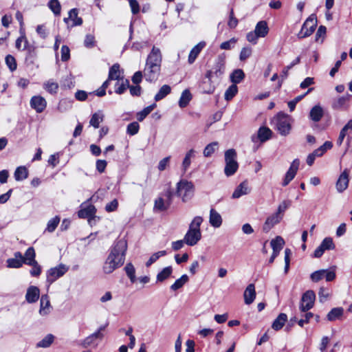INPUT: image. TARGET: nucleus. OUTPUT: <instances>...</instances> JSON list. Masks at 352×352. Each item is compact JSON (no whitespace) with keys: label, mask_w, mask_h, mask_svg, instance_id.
Instances as JSON below:
<instances>
[{"label":"nucleus","mask_w":352,"mask_h":352,"mask_svg":"<svg viewBox=\"0 0 352 352\" xmlns=\"http://www.w3.org/2000/svg\"><path fill=\"white\" fill-rule=\"evenodd\" d=\"M166 254V252L165 250L159 251L153 254L146 263V266L149 267L156 261H157L161 256H165Z\"/></svg>","instance_id":"5fc2aeb1"},{"label":"nucleus","mask_w":352,"mask_h":352,"mask_svg":"<svg viewBox=\"0 0 352 352\" xmlns=\"http://www.w3.org/2000/svg\"><path fill=\"white\" fill-rule=\"evenodd\" d=\"M349 170L345 168L340 175L336 184V188L338 192H343L349 186Z\"/></svg>","instance_id":"f8f14e48"},{"label":"nucleus","mask_w":352,"mask_h":352,"mask_svg":"<svg viewBox=\"0 0 352 352\" xmlns=\"http://www.w3.org/2000/svg\"><path fill=\"white\" fill-rule=\"evenodd\" d=\"M225 63L226 57L224 55H219L217 57L216 64L213 68V70H208L205 77L208 79V81L212 82V78L214 77H221L225 72Z\"/></svg>","instance_id":"0eeeda50"},{"label":"nucleus","mask_w":352,"mask_h":352,"mask_svg":"<svg viewBox=\"0 0 352 352\" xmlns=\"http://www.w3.org/2000/svg\"><path fill=\"white\" fill-rule=\"evenodd\" d=\"M237 42V39L235 38H232L231 39H230L229 41H225V42H223L221 45H220V48L221 50H231L232 48L234 47V46L235 45L236 43Z\"/></svg>","instance_id":"bf43d9fd"},{"label":"nucleus","mask_w":352,"mask_h":352,"mask_svg":"<svg viewBox=\"0 0 352 352\" xmlns=\"http://www.w3.org/2000/svg\"><path fill=\"white\" fill-rule=\"evenodd\" d=\"M192 99V95L188 89H185L181 95L179 100V105L180 107L184 108L186 107L190 100Z\"/></svg>","instance_id":"e433bc0d"},{"label":"nucleus","mask_w":352,"mask_h":352,"mask_svg":"<svg viewBox=\"0 0 352 352\" xmlns=\"http://www.w3.org/2000/svg\"><path fill=\"white\" fill-rule=\"evenodd\" d=\"M325 272L324 270H320L313 272L310 278L313 282L317 283L324 278Z\"/></svg>","instance_id":"13d9d810"},{"label":"nucleus","mask_w":352,"mask_h":352,"mask_svg":"<svg viewBox=\"0 0 352 352\" xmlns=\"http://www.w3.org/2000/svg\"><path fill=\"white\" fill-rule=\"evenodd\" d=\"M287 320V316L285 314L281 313L278 315V316L275 319L274 322L272 323V327L275 331H278L283 328L285 323Z\"/></svg>","instance_id":"7c9ffc66"},{"label":"nucleus","mask_w":352,"mask_h":352,"mask_svg":"<svg viewBox=\"0 0 352 352\" xmlns=\"http://www.w3.org/2000/svg\"><path fill=\"white\" fill-rule=\"evenodd\" d=\"M96 209L94 206L89 204L86 207L81 206V209L78 212V216L82 219H88L89 223H91V221L95 217Z\"/></svg>","instance_id":"4468645a"},{"label":"nucleus","mask_w":352,"mask_h":352,"mask_svg":"<svg viewBox=\"0 0 352 352\" xmlns=\"http://www.w3.org/2000/svg\"><path fill=\"white\" fill-rule=\"evenodd\" d=\"M48 6L51 10L55 14H60V4L58 1V0H50Z\"/></svg>","instance_id":"4d7b16f0"},{"label":"nucleus","mask_w":352,"mask_h":352,"mask_svg":"<svg viewBox=\"0 0 352 352\" xmlns=\"http://www.w3.org/2000/svg\"><path fill=\"white\" fill-rule=\"evenodd\" d=\"M172 272H173V269L170 266L164 268L157 275V280L159 282H163L164 280L167 279L171 275Z\"/></svg>","instance_id":"de8ad7c7"},{"label":"nucleus","mask_w":352,"mask_h":352,"mask_svg":"<svg viewBox=\"0 0 352 352\" xmlns=\"http://www.w3.org/2000/svg\"><path fill=\"white\" fill-rule=\"evenodd\" d=\"M315 299L316 295L312 290H308L304 293L300 305V311L302 312H306L311 309L314 307Z\"/></svg>","instance_id":"9d476101"},{"label":"nucleus","mask_w":352,"mask_h":352,"mask_svg":"<svg viewBox=\"0 0 352 352\" xmlns=\"http://www.w3.org/2000/svg\"><path fill=\"white\" fill-rule=\"evenodd\" d=\"M29 265L32 266V270H30V274L32 276H38L41 273V267L36 262L32 263V264H30Z\"/></svg>","instance_id":"338daca9"},{"label":"nucleus","mask_w":352,"mask_h":352,"mask_svg":"<svg viewBox=\"0 0 352 352\" xmlns=\"http://www.w3.org/2000/svg\"><path fill=\"white\" fill-rule=\"evenodd\" d=\"M43 88L50 94H56L58 89V83L54 82L52 80H50L43 83Z\"/></svg>","instance_id":"37998d69"},{"label":"nucleus","mask_w":352,"mask_h":352,"mask_svg":"<svg viewBox=\"0 0 352 352\" xmlns=\"http://www.w3.org/2000/svg\"><path fill=\"white\" fill-rule=\"evenodd\" d=\"M290 202L289 201H283L280 203L277 208V211L276 212L278 214H280L282 218H283L284 213L285 210L289 207Z\"/></svg>","instance_id":"0e129e2a"},{"label":"nucleus","mask_w":352,"mask_h":352,"mask_svg":"<svg viewBox=\"0 0 352 352\" xmlns=\"http://www.w3.org/2000/svg\"><path fill=\"white\" fill-rule=\"evenodd\" d=\"M140 129V125L137 122H133L128 124L126 127V133L130 135L137 134Z\"/></svg>","instance_id":"6e6d98bb"},{"label":"nucleus","mask_w":352,"mask_h":352,"mask_svg":"<svg viewBox=\"0 0 352 352\" xmlns=\"http://www.w3.org/2000/svg\"><path fill=\"white\" fill-rule=\"evenodd\" d=\"M6 63L11 71H14L16 69V60L12 55L6 56Z\"/></svg>","instance_id":"052dcab7"},{"label":"nucleus","mask_w":352,"mask_h":352,"mask_svg":"<svg viewBox=\"0 0 352 352\" xmlns=\"http://www.w3.org/2000/svg\"><path fill=\"white\" fill-rule=\"evenodd\" d=\"M103 338V334L100 332H94L90 336H87L85 338L81 344L83 347H88L93 344L96 339H102Z\"/></svg>","instance_id":"c85d7f7f"},{"label":"nucleus","mask_w":352,"mask_h":352,"mask_svg":"<svg viewBox=\"0 0 352 352\" xmlns=\"http://www.w3.org/2000/svg\"><path fill=\"white\" fill-rule=\"evenodd\" d=\"M346 136L347 134H352V119L350 120L341 129L340 132Z\"/></svg>","instance_id":"774afa93"},{"label":"nucleus","mask_w":352,"mask_h":352,"mask_svg":"<svg viewBox=\"0 0 352 352\" xmlns=\"http://www.w3.org/2000/svg\"><path fill=\"white\" fill-rule=\"evenodd\" d=\"M109 80H119L122 78H124L121 76V71L120 69V65L116 63L113 65V66L110 68L109 72Z\"/></svg>","instance_id":"bb28decb"},{"label":"nucleus","mask_w":352,"mask_h":352,"mask_svg":"<svg viewBox=\"0 0 352 352\" xmlns=\"http://www.w3.org/2000/svg\"><path fill=\"white\" fill-rule=\"evenodd\" d=\"M54 340V336L52 334H47L44 338L36 344L38 348L49 347Z\"/></svg>","instance_id":"c03bdc74"},{"label":"nucleus","mask_w":352,"mask_h":352,"mask_svg":"<svg viewBox=\"0 0 352 352\" xmlns=\"http://www.w3.org/2000/svg\"><path fill=\"white\" fill-rule=\"evenodd\" d=\"M40 304V314L43 316L48 314L50 311V302L47 295H43L41 296Z\"/></svg>","instance_id":"a878e982"},{"label":"nucleus","mask_w":352,"mask_h":352,"mask_svg":"<svg viewBox=\"0 0 352 352\" xmlns=\"http://www.w3.org/2000/svg\"><path fill=\"white\" fill-rule=\"evenodd\" d=\"M225 162L224 173L228 177L233 175L239 168L236 162V153L234 149H228L225 152Z\"/></svg>","instance_id":"39448f33"},{"label":"nucleus","mask_w":352,"mask_h":352,"mask_svg":"<svg viewBox=\"0 0 352 352\" xmlns=\"http://www.w3.org/2000/svg\"><path fill=\"white\" fill-rule=\"evenodd\" d=\"M173 195L174 193L172 188L170 186H168L164 192L162 197L164 198L167 203L171 205L173 202Z\"/></svg>","instance_id":"e2e57ef3"},{"label":"nucleus","mask_w":352,"mask_h":352,"mask_svg":"<svg viewBox=\"0 0 352 352\" xmlns=\"http://www.w3.org/2000/svg\"><path fill=\"white\" fill-rule=\"evenodd\" d=\"M69 270V267L64 264H60L50 268L46 273L47 283L49 285L52 284L58 278L62 277Z\"/></svg>","instance_id":"1a4fd4ad"},{"label":"nucleus","mask_w":352,"mask_h":352,"mask_svg":"<svg viewBox=\"0 0 352 352\" xmlns=\"http://www.w3.org/2000/svg\"><path fill=\"white\" fill-rule=\"evenodd\" d=\"M24 263L23 256L21 252L14 253V257L7 260L8 267L10 268H19Z\"/></svg>","instance_id":"6ab92c4d"},{"label":"nucleus","mask_w":352,"mask_h":352,"mask_svg":"<svg viewBox=\"0 0 352 352\" xmlns=\"http://www.w3.org/2000/svg\"><path fill=\"white\" fill-rule=\"evenodd\" d=\"M156 104L154 103L145 107L142 111L137 113V119L138 121L142 122L144 119L155 108Z\"/></svg>","instance_id":"49530a36"},{"label":"nucleus","mask_w":352,"mask_h":352,"mask_svg":"<svg viewBox=\"0 0 352 352\" xmlns=\"http://www.w3.org/2000/svg\"><path fill=\"white\" fill-rule=\"evenodd\" d=\"M39 289L36 286H30L25 295V299L29 303H33L38 300L39 298Z\"/></svg>","instance_id":"aec40b11"},{"label":"nucleus","mask_w":352,"mask_h":352,"mask_svg":"<svg viewBox=\"0 0 352 352\" xmlns=\"http://www.w3.org/2000/svg\"><path fill=\"white\" fill-rule=\"evenodd\" d=\"M330 296V292L327 288L320 287L318 292V297L320 302L326 301Z\"/></svg>","instance_id":"680f3d73"},{"label":"nucleus","mask_w":352,"mask_h":352,"mask_svg":"<svg viewBox=\"0 0 352 352\" xmlns=\"http://www.w3.org/2000/svg\"><path fill=\"white\" fill-rule=\"evenodd\" d=\"M245 77L244 72L242 69H235L230 75V80L233 84L239 83Z\"/></svg>","instance_id":"79ce46f5"},{"label":"nucleus","mask_w":352,"mask_h":352,"mask_svg":"<svg viewBox=\"0 0 352 352\" xmlns=\"http://www.w3.org/2000/svg\"><path fill=\"white\" fill-rule=\"evenodd\" d=\"M195 151L194 149H190L186 153L184 158L182 164V168L184 173H185L190 167L191 164V159L195 157Z\"/></svg>","instance_id":"2f4dec72"},{"label":"nucleus","mask_w":352,"mask_h":352,"mask_svg":"<svg viewBox=\"0 0 352 352\" xmlns=\"http://www.w3.org/2000/svg\"><path fill=\"white\" fill-rule=\"evenodd\" d=\"M162 62V55L160 50L153 46L146 58L143 71L146 80L155 82L157 80L161 71Z\"/></svg>","instance_id":"f03ea898"},{"label":"nucleus","mask_w":352,"mask_h":352,"mask_svg":"<svg viewBox=\"0 0 352 352\" xmlns=\"http://www.w3.org/2000/svg\"><path fill=\"white\" fill-rule=\"evenodd\" d=\"M35 258V252L33 248H29L25 254V256H23L24 263L28 265L32 264V263L36 262L34 259Z\"/></svg>","instance_id":"09e8293b"},{"label":"nucleus","mask_w":352,"mask_h":352,"mask_svg":"<svg viewBox=\"0 0 352 352\" xmlns=\"http://www.w3.org/2000/svg\"><path fill=\"white\" fill-rule=\"evenodd\" d=\"M209 222L214 228H219L222 224L221 216L213 208L210 211Z\"/></svg>","instance_id":"b1692460"},{"label":"nucleus","mask_w":352,"mask_h":352,"mask_svg":"<svg viewBox=\"0 0 352 352\" xmlns=\"http://www.w3.org/2000/svg\"><path fill=\"white\" fill-rule=\"evenodd\" d=\"M95 37L92 34H87L84 41V45L87 48H92L95 46Z\"/></svg>","instance_id":"69168bd1"},{"label":"nucleus","mask_w":352,"mask_h":352,"mask_svg":"<svg viewBox=\"0 0 352 352\" xmlns=\"http://www.w3.org/2000/svg\"><path fill=\"white\" fill-rule=\"evenodd\" d=\"M334 248L335 245L333 239L330 237H326L323 239L320 245L315 250L314 252V257L320 258L325 250H333Z\"/></svg>","instance_id":"9b49d317"},{"label":"nucleus","mask_w":352,"mask_h":352,"mask_svg":"<svg viewBox=\"0 0 352 352\" xmlns=\"http://www.w3.org/2000/svg\"><path fill=\"white\" fill-rule=\"evenodd\" d=\"M206 43L204 41L199 42L197 45H196L190 52L188 61L190 64H192L195 62L197 57L202 50V49L205 47Z\"/></svg>","instance_id":"4be33fe9"},{"label":"nucleus","mask_w":352,"mask_h":352,"mask_svg":"<svg viewBox=\"0 0 352 352\" xmlns=\"http://www.w3.org/2000/svg\"><path fill=\"white\" fill-rule=\"evenodd\" d=\"M129 87V80L122 78L120 80H117L115 85V92L118 94H122Z\"/></svg>","instance_id":"c756f323"},{"label":"nucleus","mask_w":352,"mask_h":352,"mask_svg":"<svg viewBox=\"0 0 352 352\" xmlns=\"http://www.w3.org/2000/svg\"><path fill=\"white\" fill-rule=\"evenodd\" d=\"M30 106L37 113L43 112L47 106L45 99L41 96H34L30 100Z\"/></svg>","instance_id":"2eb2a0df"},{"label":"nucleus","mask_w":352,"mask_h":352,"mask_svg":"<svg viewBox=\"0 0 352 352\" xmlns=\"http://www.w3.org/2000/svg\"><path fill=\"white\" fill-rule=\"evenodd\" d=\"M244 301L246 305L252 303L256 297V292L254 284H250L244 292Z\"/></svg>","instance_id":"412c9836"},{"label":"nucleus","mask_w":352,"mask_h":352,"mask_svg":"<svg viewBox=\"0 0 352 352\" xmlns=\"http://www.w3.org/2000/svg\"><path fill=\"white\" fill-rule=\"evenodd\" d=\"M125 272L132 283L137 280L135 276V269L132 263H129L124 267Z\"/></svg>","instance_id":"a18cd8bd"},{"label":"nucleus","mask_w":352,"mask_h":352,"mask_svg":"<svg viewBox=\"0 0 352 352\" xmlns=\"http://www.w3.org/2000/svg\"><path fill=\"white\" fill-rule=\"evenodd\" d=\"M282 216L278 214L276 212L270 215L265 220L263 226V230L265 232H268L276 224L282 220Z\"/></svg>","instance_id":"dca6fc26"},{"label":"nucleus","mask_w":352,"mask_h":352,"mask_svg":"<svg viewBox=\"0 0 352 352\" xmlns=\"http://www.w3.org/2000/svg\"><path fill=\"white\" fill-rule=\"evenodd\" d=\"M291 118L284 113H278L274 118V122L276 125V130L282 135H287L289 133L291 130Z\"/></svg>","instance_id":"423d86ee"},{"label":"nucleus","mask_w":352,"mask_h":352,"mask_svg":"<svg viewBox=\"0 0 352 352\" xmlns=\"http://www.w3.org/2000/svg\"><path fill=\"white\" fill-rule=\"evenodd\" d=\"M170 204L166 202L164 197H160L155 200L154 202V210L157 211H165L169 207Z\"/></svg>","instance_id":"473e14b6"},{"label":"nucleus","mask_w":352,"mask_h":352,"mask_svg":"<svg viewBox=\"0 0 352 352\" xmlns=\"http://www.w3.org/2000/svg\"><path fill=\"white\" fill-rule=\"evenodd\" d=\"M104 120V114L101 111H98V112L94 113L90 119L89 124L91 126H94L95 129L99 127V124Z\"/></svg>","instance_id":"72a5a7b5"},{"label":"nucleus","mask_w":352,"mask_h":352,"mask_svg":"<svg viewBox=\"0 0 352 352\" xmlns=\"http://www.w3.org/2000/svg\"><path fill=\"white\" fill-rule=\"evenodd\" d=\"M238 92V87L236 85H231L225 92V99L228 101L232 100Z\"/></svg>","instance_id":"3c124183"},{"label":"nucleus","mask_w":352,"mask_h":352,"mask_svg":"<svg viewBox=\"0 0 352 352\" xmlns=\"http://www.w3.org/2000/svg\"><path fill=\"white\" fill-rule=\"evenodd\" d=\"M272 134V132L269 128L262 126L258 129L257 135L252 136V140L256 142L258 140L260 142H264L270 139Z\"/></svg>","instance_id":"f3484780"},{"label":"nucleus","mask_w":352,"mask_h":352,"mask_svg":"<svg viewBox=\"0 0 352 352\" xmlns=\"http://www.w3.org/2000/svg\"><path fill=\"white\" fill-rule=\"evenodd\" d=\"M219 144L217 142H213L209 144H208L203 152V154L205 157H210L215 151L218 148Z\"/></svg>","instance_id":"8fccbe9b"},{"label":"nucleus","mask_w":352,"mask_h":352,"mask_svg":"<svg viewBox=\"0 0 352 352\" xmlns=\"http://www.w3.org/2000/svg\"><path fill=\"white\" fill-rule=\"evenodd\" d=\"M171 91V88L169 85H163L157 92V94L155 96V100L160 101L164 98H165L168 94H170Z\"/></svg>","instance_id":"ea45409f"},{"label":"nucleus","mask_w":352,"mask_h":352,"mask_svg":"<svg viewBox=\"0 0 352 352\" xmlns=\"http://www.w3.org/2000/svg\"><path fill=\"white\" fill-rule=\"evenodd\" d=\"M324 111L322 107L319 104L315 105L311 108L309 112V118L314 122H318L323 117Z\"/></svg>","instance_id":"5701e85b"},{"label":"nucleus","mask_w":352,"mask_h":352,"mask_svg":"<svg viewBox=\"0 0 352 352\" xmlns=\"http://www.w3.org/2000/svg\"><path fill=\"white\" fill-rule=\"evenodd\" d=\"M78 10L76 8H73L69 12V17L65 18L64 21L67 23L68 21L70 19L73 21V23L72 27L80 25L82 23V19L80 17L78 16Z\"/></svg>","instance_id":"393cba45"},{"label":"nucleus","mask_w":352,"mask_h":352,"mask_svg":"<svg viewBox=\"0 0 352 352\" xmlns=\"http://www.w3.org/2000/svg\"><path fill=\"white\" fill-rule=\"evenodd\" d=\"M188 276L186 274L182 275L170 286V289L176 291L182 288L188 281Z\"/></svg>","instance_id":"58836bf2"},{"label":"nucleus","mask_w":352,"mask_h":352,"mask_svg":"<svg viewBox=\"0 0 352 352\" xmlns=\"http://www.w3.org/2000/svg\"><path fill=\"white\" fill-rule=\"evenodd\" d=\"M254 31L259 37H265L269 32L267 22L265 21L258 22Z\"/></svg>","instance_id":"cd10ccee"},{"label":"nucleus","mask_w":352,"mask_h":352,"mask_svg":"<svg viewBox=\"0 0 352 352\" xmlns=\"http://www.w3.org/2000/svg\"><path fill=\"white\" fill-rule=\"evenodd\" d=\"M317 25L316 17L314 14L310 15L303 23L301 30L298 34L299 38L309 36L315 30Z\"/></svg>","instance_id":"6e6552de"},{"label":"nucleus","mask_w":352,"mask_h":352,"mask_svg":"<svg viewBox=\"0 0 352 352\" xmlns=\"http://www.w3.org/2000/svg\"><path fill=\"white\" fill-rule=\"evenodd\" d=\"M344 313V309L342 307L333 308L327 314V318L329 321H334L339 319Z\"/></svg>","instance_id":"f704fd0d"},{"label":"nucleus","mask_w":352,"mask_h":352,"mask_svg":"<svg viewBox=\"0 0 352 352\" xmlns=\"http://www.w3.org/2000/svg\"><path fill=\"white\" fill-rule=\"evenodd\" d=\"M127 243L125 240L120 239L114 243L103 265V272L105 274L112 273L124 264Z\"/></svg>","instance_id":"f257e3e1"},{"label":"nucleus","mask_w":352,"mask_h":352,"mask_svg":"<svg viewBox=\"0 0 352 352\" xmlns=\"http://www.w3.org/2000/svg\"><path fill=\"white\" fill-rule=\"evenodd\" d=\"M28 176V170L25 166L18 167L14 172V178L16 181H21Z\"/></svg>","instance_id":"4c0bfd02"},{"label":"nucleus","mask_w":352,"mask_h":352,"mask_svg":"<svg viewBox=\"0 0 352 352\" xmlns=\"http://www.w3.org/2000/svg\"><path fill=\"white\" fill-rule=\"evenodd\" d=\"M300 165L298 159H295L291 164L289 170L287 171L285 178L283 181L282 185L283 186H287L289 182L294 178L298 171Z\"/></svg>","instance_id":"ddd939ff"},{"label":"nucleus","mask_w":352,"mask_h":352,"mask_svg":"<svg viewBox=\"0 0 352 352\" xmlns=\"http://www.w3.org/2000/svg\"><path fill=\"white\" fill-rule=\"evenodd\" d=\"M202 89L203 91L206 94H212L215 89V85L214 84L213 78H212V82L207 80H204L202 82Z\"/></svg>","instance_id":"864d4df0"},{"label":"nucleus","mask_w":352,"mask_h":352,"mask_svg":"<svg viewBox=\"0 0 352 352\" xmlns=\"http://www.w3.org/2000/svg\"><path fill=\"white\" fill-rule=\"evenodd\" d=\"M333 144L330 141H326L322 146L316 149L313 153L316 157H321L329 149H331Z\"/></svg>","instance_id":"a19ab883"},{"label":"nucleus","mask_w":352,"mask_h":352,"mask_svg":"<svg viewBox=\"0 0 352 352\" xmlns=\"http://www.w3.org/2000/svg\"><path fill=\"white\" fill-rule=\"evenodd\" d=\"M60 220V219L58 216H56L54 218L49 220L45 230L49 232H53L57 228L58 225L59 224Z\"/></svg>","instance_id":"603ef678"},{"label":"nucleus","mask_w":352,"mask_h":352,"mask_svg":"<svg viewBox=\"0 0 352 352\" xmlns=\"http://www.w3.org/2000/svg\"><path fill=\"white\" fill-rule=\"evenodd\" d=\"M270 245L274 252H280L285 245V241L281 236H278L271 241Z\"/></svg>","instance_id":"c9c22d12"},{"label":"nucleus","mask_w":352,"mask_h":352,"mask_svg":"<svg viewBox=\"0 0 352 352\" xmlns=\"http://www.w3.org/2000/svg\"><path fill=\"white\" fill-rule=\"evenodd\" d=\"M202 222L203 218L200 216H197L192 219L184 237L186 245L194 246L201 240V232L200 226Z\"/></svg>","instance_id":"7ed1b4c3"},{"label":"nucleus","mask_w":352,"mask_h":352,"mask_svg":"<svg viewBox=\"0 0 352 352\" xmlns=\"http://www.w3.org/2000/svg\"><path fill=\"white\" fill-rule=\"evenodd\" d=\"M250 192L247 181L241 182L234 190L232 193V197L233 199H238L243 195H248Z\"/></svg>","instance_id":"a211bd4d"},{"label":"nucleus","mask_w":352,"mask_h":352,"mask_svg":"<svg viewBox=\"0 0 352 352\" xmlns=\"http://www.w3.org/2000/svg\"><path fill=\"white\" fill-rule=\"evenodd\" d=\"M176 194L178 197L182 198V201H188L194 195L193 184L185 179L180 180L177 184Z\"/></svg>","instance_id":"20e7f679"}]
</instances>
